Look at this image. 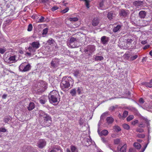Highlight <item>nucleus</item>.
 I'll list each match as a JSON object with an SVG mask.
<instances>
[{
  "mask_svg": "<svg viewBox=\"0 0 152 152\" xmlns=\"http://www.w3.org/2000/svg\"><path fill=\"white\" fill-rule=\"evenodd\" d=\"M138 122V121L137 120H134L132 122V124L133 125H134L136 124H137Z\"/></svg>",
  "mask_w": 152,
  "mask_h": 152,
  "instance_id": "obj_49",
  "label": "nucleus"
},
{
  "mask_svg": "<svg viewBox=\"0 0 152 152\" xmlns=\"http://www.w3.org/2000/svg\"><path fill=\"white\" fill-rule=\"evenodd\" d=\"M66 152H71V151L69 148H67L66 149Z\"/></svg>",
  "mask_w": 152,
  "mask_h": 152,
  "instance_id": "obj_64",
  "label": "nucleus"
},
{
  "mask_svg": "<svg viewBox=\"0 0 152 152\" xmlns=\"http://www.w3.org/2000/svg\"><path fill=\"white\" fill-rule=\"evenodd\" d=\"M112 13L111 12H109L108 14L107 17L110 20L112 18Z\"/></svg>",
  "mask_w": 152,
  "mask_h": 152,
  "instance_id": "obj_41",
  "label": "nucleus"
},
{
  "mask_svg": "<svg viewBox=\"0 0 152 152\" xmlns=\"http://www.w3.org/2000/svg\"><path fill=\"white\" fill-rule=\"evenodd\" d=\"M77 92H78V94H80L81 93V91H80V88H79V87L77 89Z\"/></svg>",
  "mask_w": 152,
  "mask_h": 152,
  "instance_id": "obj_62",
  "label": "nucleus"
},
{
  "mask_svg": "<svg viewBox=\"0 0 152 152\" xmlns=\"http://www.w3.org/2000/svg\"><path fill=\"white\" fill-rule=\"evenodd\" d=\"M5 51V50L2 48H0V53L1 54H3L4 53Z\"/></svg>",
  "mask_w": 152,
  "mask_h": 152,
  "instance_id": "obj_54",
  "label": "nucleus"
},
{
  "mask_svg": "<svg viewBox=\"0 0 152 152\" xmlns=\"http://www.w3.org/2000/svg\"><path fill=\"white\" fill-rule=\"evenodd\" d=\"M121 28V26L120 25H118L116 26L113 29V31L114 32H116L119 31Z\"/></svg>",
  "mask_w": 152,
  "mask_h": 152,
  "instance_id": "obj_19",
  "label": "nucleus"
},
{
  "mask_svg": "<svg viewBox=\"0 0 152 152\" xmlns=\"http://www.w3.org/2000/svg\"><path fill=\"white\" fill-rule=\"evenodd\" d=\"M132 40L131 39H128L126 40V42L127 43V44H129V45H130L131 44L132 42Z\"/></svg>",
  "mask_w": 152,
  "mask_h": 152,
  "instance_id": "obj_47",
  "label": "nucleus"
},
{
  "mask_svg": "<svg viewBox=\"0 0 152 152\" xmlns=\"http://www.w3.org/2000/svg\"><path fill=\"white\" fill-rule=\"evenodd\" d=\"M137 136L139 138H143L145 137V135L143 134H138Z\"/></svg>",
  "mask_w": 152,
  "mask_h": 152,
  "instance_id": "obj_44",
  "label": "nucleus"
},
{
  "mask_svg": "<svg viewBox=\"0 0 152 152\" xmlns=\"http://www.w3.org/2000/svg\"><path fill=\"white\" fill-rule=\"evenodd\" d=\"M51 65L52 66L54 67H55L56 65V64L55 62L54 61H52L51 62Z\"/></svg>",
  "mask_w": 152,
  "mask_h": 152,
  "instance_id": "obj_51",
  "label": "nucleus"
},
{
  "mask_svg": "<svg viewBox=\"0 0 152 152\" xmlns=\"http://www.w3.org/2000/svg\"><path fill=\"white\" fill-rule=\"evenodd\" d=\"M139 15L140 18H144L146 16V13L145 11H141L139 12Z\"/></svg>",
  "mask_w": 152,
  "mask_h": 152,
  "instance_id": "obj_14",
  "label": "nucleus"
},
{
  "mask_svg": "<svg viewBox=\"0 0 152 152\" xmlns=\"http://www.w3.org/2000/svg\"><path fill=\"white\" fill-rule=\"evenodd\" d=\"M70 149L71 152H78L77 148L74 145H71L70 146Z\"/></svg>",
  "mask_w": 152,
  "mask_h": 152,
  "instance_id": "obj_17",
  "label": "nucleus"
},
{
  "mask_svg": "<svg viewBox=\"0 0 152 152\" xmlns=\"http://www.w3.org/2000/svg\"><path fill=\"white\" fill-rule=\"evenodd\" d=\"M95 50V47L93 45L88 46L87 47V49L84 50V52L86 53L88 52L89 54L91 55Z\"/></svg>",
  "mask_w": 152,
  "mask_h": 152,
  "instance_id": "obj_6",
  "label": "nucleus"
},
{
  "mask_svg": "<svg viewBox=\"0 0 152 152\" xmlns=\"http://www.w3.org/2000/svg\"><path fill=\"white\" fill-rule=\"evenodd\" d=\"M11 121L10 117H6L4 118V121L5 123H8V122Z\"/></svg>",
  "mask_w": 152,
  "mask_h": 152,
  "instance_id": "obj_29",
  "label": "nucleus"
},
{
  "mask_svg": "<svg viewBox=\"0 0 152 152\" xmlns=\"http://www.w3.org/2000/svg\"><path fill=\"white\" fill-rule=\"evenodd\" d=\"M104 3V2H103V1H102L99 4V6L101 7H103Z\"/></svg>",
  "mask_w": 152,
  "mask_h": 152,
  "instance_id": "obj_55",
  "label": "nucleus"
},
{
  "mask_svg": "<svg viewBox=\"0 0 152 152\" xmlns=\"http://www.w3.org/2000/svg\"><path fill=\"white\" fill-rule=\"evenodd\" d=\"M7 130L5 128L2 127L0 128V132H5Z\"/></svg>",
  "mask_w": 152,
  "mask_h": 152,
  "instance_id": "obj_48",
  "label": "nucleus"
},
{
  "mask_svg": "<svg viewBox=\"0 0 152 152\" xmlns=\"http://www.w3.org/2000/svg\"><path fill=\"white\" fill-rule=\"evenodd\" d=\"M101 41L103 44H105L108 41V38L105 36H103L101 38Z\"/></svg>",
  "mask_w": 152,
  "mask_h": 152,
  "instance_id": "obj_12",
  "label": "nucleus"
},
{
  "mask_svg": "<svg viewBox=\"0 0 152 152\" xmlns=\"http://www.w3.org/2000/svg\"><path fill=\"white\" fill-rule=\"evenodd\" d=\"M31 53H30L27 52L26 53V56H30L31 55Z\"/></svg>",
  "mask_w": 152,
  "mask_h": 152,
  "instance_id": "obj_63",
  "label": "nucleus"
},
{
  "mask_svg": "<svg viewBox=\"0 0 152 152\" xmlns=\"http://www.w3.org/2000/svg\"><path fill=\"white\" fill-rule=\"evenodd\" d=\"M41 118L44 120V123L47 126H49L51 123V117L45 113L42 112L40 114Z\"/></svg>",
  "mask_w": 152,
  "mask_h": 152,
  "instance_id": "obj_3",
  "label": "nucleus"
},
{
  "mask_svg": "<svg viewBox=\"0 0 152 152\" xmlns=\"http://www.w3.org/2000/svg\"><path fill=\"white\" fill-rule=\"evenodd\" d=\"M33 27L32 24H30L28 26V31H31Z\"/></svg>",
  "mask_w": 152,
  "mask_h": 152,
  "instance_id": "obj_43",
  "label": "nucleus"
},
{
  "mask_svg": "<svg viewBox=\"0 0 152 152\" xmlns=\"http://www.w3.org/2000/svg\"><path fill=\"white\" fill-rule=\"evenodd\" d=\"M138 56L137 55H135L134 56H131L130 58V60L131 61H133L135 59H136L138 57Z\"/></svg>",
  "mask_w": 152,
  "mask_h": 152,
  "instance_id": "obj_31",
  "label": "nucleus"
},
{
  "mask_svg": "<svg viewBox=\"0 0 152 152\" xmlns=\"http://www.w3.org/2000/svg\"><path fill=\"white\" fill-rule=\"evenodd\" d=\"M129 152H134V149L132 148H130L129 150Z\"/></svg>",
  "mask_w": 152,
  "mask_h": 152,
  "instance_id": "obj_59",
  "label": "nucleus"
},
{
  "mask_svg": "<svg viewBox=\"0 0 152 152\" xmlns=\"http://www.w3.org/2000/svg\"><path fill=\"white\" fill-rule=\"evenodd\" d=\"M120 14L121 16H126L127 15V12L124 10H121Z\"/></svg>",
  "mask_w": 152,
  "mask_h": 152,
  "instance_id": "obj_22",
  "label": "nucleus"
},
{
  "mask_svg": "<svg viewBox=\"0 0 152 152\" xmlns=\"http://www.w3.org/2000/svg\"><path fill=\"white\" fill-rule=\"evenodd\" d=\"M9 59L11 63H13L15 61V56H11L9 58Z\"/></svg>",
  "mask_w": 152,
  "mask_h": 152,
  "instance_id": "obj_24",
  "label": "nucleus"
},
{
  "mask_svg": "<svg viewBox=\"0 0 152 152\" xmlns=\"http://www.w3.org/2000/svg\"><path fill=\"white\" fill-rule=\"evenodd\" d=\"M104 59L103 57L102 56H96L95 58L96 60H102Z\"/></svg>",
  "mask_w": 152,
  "mask_h": 152,
  "instance_id": "obj_37",
  "label": "nucleus"
},
{
  "mask_svg": "<svg viewBox=\"0 0 152 152\" xmlns=\"http://www.w3.org/2000/svg\"><path fill=\"white\" fill-rule=\"evenodd\" d=\"M136 131L140 133L142 132L144 130L143 129L141 128H137L136 129Z\"/></svg>",
  "mask_w": 152,
  "mask_h": 152,
  "instance_id": "obj_45",
  "label": "nucleus"
},
{
  "mask_svg": "<svg viewBox=\"0 0 152 152\" xmlns=\"http://www.w3.org/2000/svg\"><path fill=\"white\" fill-rule=\"evenodd\" d=\"M133 5L135 7H139L143 5V2L140 1H135L133 2Z\"/></svg>",
  "mask_w": 152,
  "mask_h": 152,
  "instance_id": "obj_10",
  "label": "nucleus"
},
{
  "mask_svg": "<svg viewBox=\"0 0 152 152\" xmlns=\"http://www.w3.org/2000/svg\"><path fill=\"white\" fill-rule=\"evenodd\" d=\"M117 107V106H111L110 108V110L111 111H113L114 110H115V108H116Z\"/></svg>",
  "mask_w": 152,
  "mask_h": 152,
  "instance_id": "obj_50",
  "label": "nucleus"
},
{
  "mask_svg": "<svg viewBox=\"0 0 152 152\" xmlns=\"http://www.w3.org/2000/svg\"><path fill=\"white\" fill-rule=\"evenodd\" d=\"M58 7H57L55 6L53 7L52 8V10L53 11H55L58 9Z\"/></svg>",
  "mask_w": 152,
  "mask_h": 152,
  "instance_id": "obj_52",
  "label": "nucleus"
},
{
  "mask_svg": "<svg viewBox=\"0 0 152 152\" xmlns=\"http://www.w3.org/2000/svg\"><path fill=\"white\" fill-rule=\"evenodd\" d=\"M31 65L26 62L22 63L19 66L20 71L22 72H26L29 71L31 69Z\"/></svg>",
  "mask_w": 152,
  "mask_h": 152,
  "instance_id": "obj_4",
  "label": "nucleus"
},
{
  "mask_svg": "<svg viewBox=\"0 0 152 152\" xmlns=\"http://www.w3.org/2000/svg\"><path fill=\"white\" fill-rule=\"evenodd\" d=\"M149 46H150L149 45H147L143 47V49L144 50L146 49L149 48Z\"/></svg>",
  "mask_w": 152,
  "mask_h": 152,
  "instance_id": "obj_57",
  "label": "nucleus"
},
{
  "mask_svg": "<svg viewBox=\"0 0 152 152\" xmlns=\"http://www.w3.org/2000/svg\"><path fill=\"white\" fill-rule=\"evenodd\" d=\"M30 45L35 49H37L40 47V44L39 42H34L30 44Z\"/></svg>",
  "mask_w": 152,
  "mask_h": 152,
  "instance_id": "obj_11",
  "label": "nucleus"
},
{
  "mask_svg": "<svg viewBox=\"0 0 152 152\" xmlns=\"http://www.w3.org/2000/svg\"><path fill=\"white\" fill-rule=\"evenodd\" d=\"M33 18H34L35 19L36 22L37 23H41L44 22L46 21V20L45 18L43 16H41L40 18L38 19L39 18L37 15H36Z\"/></svg>",
  "mask_w": 152,
  "mask_h": 152,
  "instance_id": "obj_7",
  "label": "nucleus"
},
{
  "mask_svg": "<svg viewBox=\"0 0 152 152\" xmlns=\"http://www.w3.org/2000/svg\"><path fill=\"white\" fill-rule=\"evenodd\" d=\"M139 127H145V125H143L142 124H138Z\"/></svg>",
  "mask_w": 152,
  "mask_h": 152,
  "instance_id": "obj_53",
  "label": "nucleus"
},
{
  "mask_svg": "<svg viewBox=\"0 0 152 152\" xmlns=\"http://www.w3.org/2000/svg\"><path fill=\"white\" fill-rule=\"evenodd\" d=\"M50 152H63V150L60 146H56Z\"/></svg>",
  "mask_w": 152,
  "mask_h": 152,
  "instance_id": "obj_9",
  "label": "nucleus"
},
{
  "mask_svg": "<svg viewBox=\"0 0 152 152\" xmlns=\"http://www.w3.org/2000/svg\"><path fill=\"white\" fill-rule=\"evenodd\" d=\"M50 102L56 103L57 104L60 101V96L58 91L54 90L51 91L48 95Z\"/></svg>",
  "mask_w": 152,
  "mask_h": 152,
  "instance_id": "obj_2",
  "label": "nucleus"
},
{
  "mask_svg": "<svg viewBox=\"0 0 152 152\" xmlns=\"http://www.w3.org/2000/svg\"><path fill=\"white\" fill-rule=\"evenodd\" d=\"M114 129L117 132H119L121 130L120 128L118 126H115L114 127Z\"/></svg>",
  "mask_w": 152,
  "mask_h": 152,
  "instance_id": "obj_36",
  "label": "nucleus"
},
{
  "mask_svg": "<svg viewBox=\"0 0 152 152\" xmlns=\"http://www.w3.org/2000/svg\"><path fill=\"white\" fill-rule=\"evenodd\" d=\"M80 74V71L78 70H76L74 71L73 73L74 75L76 77H77L79 76V74Z\"/></svg>",
  "mask_w": 152,
  "mask_h": 152,
  "instance_id": "obj_32",
  "label": "nucleus"
},
{
  "mask_svg": "<svg viewBox=\"0 0 152 152\" xmlns=\"http://www.w3.org/2000/svg\"><path fill=\"white\" fill-rule=\"evenodd\" d=\"M35 107V105L34 103L30 102L29 104V106L28 108L29 110H33Z\"/></svg>",
  "mask_w": 152,
  "mask_h": 152,
  "instance_id": "obj_16",
  "label": "nucleus"
},
{
  "mask_svg": "<svg viewBox=\"0 0 152 152\" xmlns=\"http://www.w3.org/2000/svg\"><path fill=\"white\" fill-rule=\"evenodd\" d=\"M142 84L143 85H145L147 87L151 88L152 87V84L150 82L149 83L146 82H143Z\"/></svg>",
  "mask_w": 152,
  "mask_h": 152,
  "instance_id": "obj_21",
  "label": "nucleus"
},
{
  "mask_svg": "<svg viewBox=\"0 0 152 152\" xmlns=\"http://www.w3.org/2000/svg\"><path fill=\"white\" fill-rule=\"evenodd\" d=\"M106 121L107 123L111 124L113 122L114 120L112 117H109L107 118Z\"/></svg>",
  "mask_w": 152,
  "mask_h": 152,
  "instance_id": "obj_18",
  "label": "nucleus"
},
{
  "mask_svg": "<svg viewBox=\"0 0 152 152\" xmlns=\"http://www.w3.org/2000/svg\"><path fill=\"white\" fill-rule=\"evenodd\" d=\"M134 146L138 149H140L141 147V145L140 143L138 142H135L134 143Z\"/></svg>",
  "mask_w": 152,
  "mask_h": 152,
  "instance_id": "obj_23",
  "label": "nucleus"
},
{
  "mask_svg": "<svg viewBox=\"0 0 152 152\" xmlns=\"http://www.w3.org/2000/svg\"><path fill=\"white\" fill-rule=\"evenodd\" d=\"M77 40V39L76 38L73 37H71L69 39V43H72L75 41H76Z\"/></svg>",
  "mask_w": 152,
  "mask_h": 152,
  "instance_id": "obj_33",
  "label": "nucleus"
},
{
  "mask_svg": "<svg viewBox=\"0 0 152 152\" xmlns=\"http://www.w3.org/2000/svg\"><path fill=\"white\" fill-rule=\"evenodd\" d=\"M46 144V142L44 140H41L38 143V146L39 148H42Z\"/></svg>",
  "mask_w": 152,
  "mask_h": 152,
  "instance_id": "obj_8",
  "label": "nucleus"
},
{
  "mask_svg": "<svg viewBox=\"0 0 152 152\" xmlns=\"http://www.w3.org/2000/svg\"><path fill=\"white\" fill-rule=\"evenodd\" d=\"M48 32V29L47 28H45L43 30L42 34L43 35H46L47 34Z\"/></svg>",
  "mask_w": 152,
  "mask_h": 152,
  "instance_id": "obj_38",
  "label": "nucleus"
},
{
  "mask_svg": "<svg viewBox=\"0 0 152 152\" xmlns=\"http://www.w3.org/2000/svg\"><path fill=\"white\" fill-rule=\"evenodd\" d=\"M34 49L32 46L29 47L28 48V50L30 52H34L35 50H34Z\"/></svg>",
  "mask_w": 152,
  "mask_h": 152,
  "instance_id": "obj_39",
  "label": "nucleus"
},
{
  "mask_svg": "<svg viewBox=\"0 0 152 152\" xmlns=\"http://www.w3.org/2000/svg\"><path fill=\"white\" fill-rule=\"evenodd\" d=\"M47 84L45 82L41 81L38 83L37 88L38 91L42 92L45 90L47 88Z\"/></svg>",
  "mask_w": 152,
  "mask_h": 152,
  "instance_id": "obj_5",
  "label": "nucleus"
},
{
  "mask_svg": "<svg viewBox=\"0 0 152 152\" xmlns=\"http://www.w3.org/2000/svg\"><path fill=\"white\" fill-rule=\"evenodd\" d=\"M139 101V102L141 104L143 103L144 102V100L142 98H141L140 99Z\"/></svg>",
  "mask_w": 152,
  "mask_h": 152,
  "instance_id": "obj_56",
  "label": "nucleus"
},
{
  "mask_svg": "<svg viewBox=\"0 0 152 152\" xmlns=\"http://www.w3.org/2000/svg\"><path fill=\"white\" fill-rule=\"evenodd\" d=\"M148 144V143H145V145H144L143 148L141 149V150L139 152H144Z\"/></svg>",
  "mask_w": 152,
  "mask_h": 152,
  "instance_id": "obj_35",
  "label": "nucleus"
},
{
  "mask_svg": "<svg viewBox=\"0 0 152 152\" xmlns=\"http://www.w3.org/2000/svg\"><path fill=\"white\" fill-rule=\"evenodd\" d=\"M98 132L101 136H106L108 134V131L106 130H104L102 131L100 133H99V130H98Z\"/></svg>",
  "mask_w": 152,
  "mask_h": 152,
  "instance_id": "obj_15",
  "label": "nucleus"
},
{
  "mask_svg": "<svg viewBox=\"0 0 152 152\" xmlns=\"http://www.w3.org/2000/svg\"><path fill=\"white\" fill-rule=\"evenodd\" d=\"M99 23V20L97 18H94L92 22V25L94 26H97Z\"/></svg>",
  "mask_w": 152,
  "mask_h": 152,
  "instance_id": "obj_13",
  "label": "nucleus"
},
{
  "mask_svg": "<svg viewBox=\"0 0 152 152\" xmlns=\"http://www.w3.org/2000/svg\"><path fill=\"white\" fill-rule=\"evenodd\" d=\"M122 126L126 130H129L130 128L128 124H123Z\"/></svg>",
  "mask_w": 152,
  "mask_h": 152,
  "instance_id": "obj_28",
  "label": "nucleus"
},
{
  "mask_svg": "<svg viewBox=\"0 0 152 152\" xmlns=\"http://www.w3.org/2000/svg\"><path fill=\"white\" fill-rule=\"evenodd\" d=\"M127 145L126 144L123 145L120 149L121 152H126V151Z\"/></svg>",
  "mask_w": 152,
  "mask_h": 152,
  "instance_id": "obj_20",
  "label": "nucleus"
},
{
  "mask_svg": "<svg viewBox=\"0 0 152 152\" xmlns=\"http://www.w3.org/2000/svg\"><path fill=\"white\" fill-rule=\"evenodd\" d=\"M72 79L70 77L65 76L63 77L61 80L60 86L62 90L66 91L70 87V82H72Z\"/></svg>",
  "mask_w": 152,
  "mask_h": 152,
  "instance_id": "obj_1",
  "label": "nucleus"
},
{
  "mask_svg": "<svg viewBox=\"0 0 152 152\" xmlns=\"http://www.w3.org/2000/svg\"><path fill=\"white\" fill-rule=\"evenodd\" d=\"M120 140L119 139H116L114 140V143L115 144H118L120 143Z\"/></svg>",
  "mask_w": 152,
  "mask_h": 152,
  "instance_id": "obj_40",
  "label": "nucleus"
},
{
  "mask_svg": "<svg viewBox=\"0 0 152 152\" xmlns=\"http://www.w3.org/2000/svg\"><path fill=\"white\" fill-rule=\"evenodd\" d=\"M48 0H40V1L43 3H45L48 1Z\"/></svg>",
  "mask_w": 152,
  "mask_h": 152,
  "instance_id": "obj_61",
  "label": "nucleus"
},
{
  "mask_svg": "<svg viewBox=\"0 0 152 152\" xmlns=\"http://www.w3.org/2000/svg\"><path fill=\"white\" fill-rule=\"evenodd\" d=\"M39 102L43 104H45V102H46V100L45 99H40L39 100Z\"/></svg>",
  "mask_w": 152,
  "mask_h": 152,
  "instance_id": "obj_42",
  "label": "nucleus"
},
{
  "mask_svg": "<svg viewBox=\"0 0 152 152\" xmlns=\"http://www.w3.org/2000/svg\"><path fill=\"white\" fill-rule=\"evenodd\" d=\"M47 42L49 43L50 45H51L54 44L55 42L52 38H50L48 41Z\"/></svg>",
  "mask_w": 152,
  "mask_h": 152,
  "instance_id": "obj_26",
  "label": "nucleus"
},
{
  "mask_svg": "<svg viewBox=\"0 0 152 152\" xmlns=\"http://www.w3.org/2000/svg\"><path fill=\"white\" fill-rule=\"evenodd\" d=\"M134 118V116L133 115H129L127 118V120L128 121H129L133 119Z\"/></svg>",
  "mask_w": 152,
  "mask_h": 152,
  "instance_id": "obj_34",
  "label": "nucleus"
},
{
  "mask_svg": "<svg viewBox=\"0 0 152 152\" xmlns=\"http://www.w3.org/2000/svg\"><path fill=\"white\" fill-rule=\"evenodd\" d=\"M68 20L70 21L75 22L78 20V18L77 17L70 18Z\"/></svg>",
  "mask_w": 152,
  "mask_h": 152,
  "instance_id": "obj_27",
  "label": "nucleus"
},
{
  "mask_svg": "<svg viewBox=\"0 0 152 152\" xmlns=\"http://www.w3.org/2000/svg\"><path fill=\"white\" fill-rule=\"evenodd\" d=\"M7 96V94H3V95L2 96V98L3 99H5L6 98Z\"/></svg>",
  "mask_w": 152,
  "mask_h": 152,
  "instance_id": "obj_58",
  "label": "nucleus"
},
{
  "mask_svg": "<svg viewBox=\"0 0 152 152\" xmlns=\"http://www.w3.org/2000/svg\"><path fill=\"white\" fill-rule=\"evenodd\" d=\"M141 43L143 45H144L147 43V41L145 40L142 41L141 42Z\"/></svg>",
  "mask_w": 152,
  "mask_h": 152,
  "instance_id": "obj_60",
  "label": "nucleus"
},
{
  "mask_svg": "<svg viewBox=\"0 0 152 152\" xmlns=\"http://www.w3.org/2000/svg\"><path fill=\"white\" fill-rule=\"evenodd\" d=\"M69 10V9L68 8H67L62 10L61 12L63 13H65L67 12Z\"/></svg>",
  "mask_w": 152,
  "mask_h": 152,
  "instance_id": "obj_46",
  "label": "nucleus"
},
{
  "mask_svg": "<svg viewBox=\"0 0 152 152\" xmlns=\"http://www.w3.org/2000/svg\"><path fill=\"white\" fill-rule=\"evenodd\" d=\"M70 93L72 96H75L76 94V90L75 89L71 90Z\"/></svg>",
  "mask_w": 152,
  "mask_h": 152,
  "instance_id": "obj_30",
  "label": "nucleus"
},
{
  "mask_svg": "<svg viewBox=\"0 0 152 152\" xmlns=\"http://www.w3.org/2000/svg\"><path fill=\"white\" fill-rule=\"evenodd\" d=\"M128 115V112L127 111H124L123 116H121V118L122 119H124Z\"/></svg>",
  "mask_w": 152,
  "mask_h": 152,
  "instance_id": "obj_25",
  "label": "nucleus"
}]
</instances>
